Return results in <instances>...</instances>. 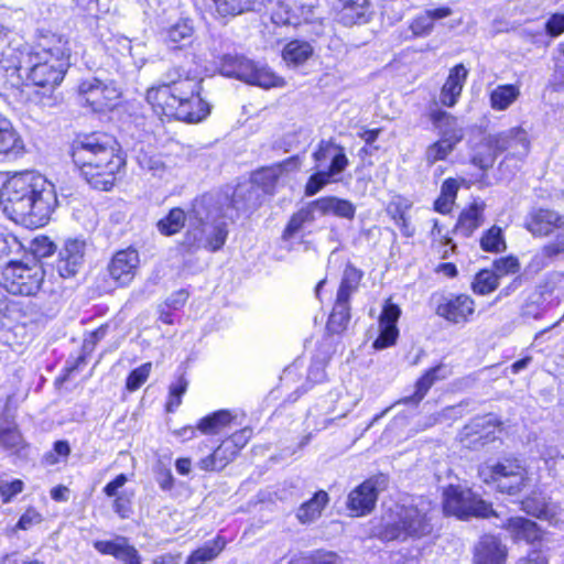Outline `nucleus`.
I'll use <instances>...</instances> for the list:
<instances>
[{
	"label": "nucleus",
	"instance_id": "obj_47",
	"mask_svg": "<svg viewBox=\"0 0 564 564\" xmlns=\"http://www.w3.org/2000/svg\"><path fill=\"white\" fill-rule=\"evenodd\" d=\"M226 539L217 534L213 540L191 552L186 564H202L215 560L225 549Z\"/></svg>",
	"mask_w": 564,
	"mask_h": 564
},
{
	"label": "nucleus",
	"instance_id": "obj_54",
	"mask_svg": "<svg viewBox=\"0 0 564 564\" xmlns=\"http://www.w3.org/2000/svg\"><path fill=\"white\" fill-rule=\"evenodd\" d=\"M216 12L223 17H236L252 9L254 0H212Z\"/></svg>",
	"mask_w": 564,
	"mask_h": 564
},
{
	"label": "nucleus",
	"instance_id": "obj_7",
	"mask_svg": "<svg viewBox=\"0 0 564 564\" xmlns=\"http://www.w3.org/2000/svg\"><path fill=\"white\" fill-rule=\"evenodd\" d=\"M140 270L141 256L137 247L130 245L117 249L95 278L93 290L98 296L112 295L118 290L130 288L138 279Z\"/></svg>",
	"mask_w": 564,
	"mask_h": 564
},
{
	"label": "nucleus",
	"instance_id": "obj_12",
	"mask_svg": "<svg viewBox=\"0 0 564 564\" xmlns=\"http://www.w3.org/2000/svg\"><path fill=\"white\" fill-rule=\"evenodd\" d=\"M425 117L432 127L438 131L440 138L430 143L425 151L429 165L445 161L455 148L464 140L465 131L459 126L458 118L443 108L430 109Z\"/></svg>",
	"mask_w": 564,
	"mask_h": 564
},
{
	"label": "nucleus",
	"instance_id": "obj_43",
	"mask_svg": "<svg viewBox=\"0 0 564 564\" xmlns=\"http://www.w3.org/2000/svg\"><path fill=\"white\" fill-rule=\"evenodd\" d=\"M339 21L344 25L366 23L369 19V0H339Z\"/></svg>",
	"mask_w": 564,
	"mask_h": 564
},
{
	"label": "nucleus",
	"instance_id": "obj_48",
	"mask_svg": "<svg viewBox=\"0 0 564 564\" xmlns=\"http://www.w3.org/2000/svg\"><path fill=\"white\" fill-rule=\"evenodd\" d=\"M520 508L528 516L540 520H552L555 512L540 494L532 491L520 501Z\"/></svg>",
	"mask_w": 564,
	"mask_h": 564
},
{
	"label": "nucleus",
	"instance_id": "obj_50",
	"mask_svg": "<svg viewBox=\"0 0 564 564\" xmlns=\"http://www.w3.org/2000/svg\"><path fill=\"white\" fill-rule=\"evenodd\" d=\"M479 247L482 251L488 253H503L507 248V241L502 227L491 225L484 230L479 237Z\"/></svg>",
	"mask_w": 564,
	"mask_h": 564
},
{
	"label": "nucleus",
	"instance_id": "obj_25",
	"mask_svg": "<svg viewBox=\"0 0 564 564\" xmlns=\"http://www.w3.org/2000/svg\"><path fill=\"white\" fill-rule=\"evenodd\" d=\"M86 256V241L67 238L57 252L54 268L63 279L74 278L83 268Z\"/></svg>",
	"mask_w": 564,
	"mask_h": 564
},
{
	"label": "nucleus",
	"instance_id": "obj_62",
	"mask_svg": "<svg viewBox=\"0 0 564 564\" xmlns=\"http://www.w3.org/2000/svg\"><path fill=\"white\" fill-rule=\"evenodd\" d=\"M31 248L33 252L41 258H48L56 251L55 243L47 236H37L32 240Z\"/></svg>",
	"mask_w": 564,
	"mask_h": 564
},
{
	"label": "nucleus",
	"instance_id": "obj_49",
	"mask_svg": "<svg viewBox=\"0 0 564 564\" xmlns=\"http://www.w3.org/2000/svg\"><path fill=\"white\" fill-rule=\"evenodd\" d=\"M188 292L181 289L167 297L159 307L158 319L165 325H174L176 312L183 308L187 302Z\"/></svg>",
	"mask_w": 564,
	"mask_h": 564
},
{
	"label": "nucleus",
	"instance_id": "obj_61",
	"mask_svg": "<svg viewBox=\"0 0 564 564\" xmlns=\"http://www.w3.org/2000/svg\"><path fill=\"white\" fill-rule=\"evenodd\" d=\"M544 32L551 39H555L564 34V13H551L544 23Z\"/></svg>",
	"mask_w": 564,
	"mask_h": 564
},
{
	"label": "nucleus",
	"instance_id": "obj_64",
	"mask_svg": "<svg viewBox=\"0 0 564 564\" xmlns=\"http://www.w3.org/2000/svg\"><path fill=\"white\" fill-rule=\"evenodd\" d=\"M519 564H550L549 557L542 550V546H532L524 556L519 560Z\"/></svg>",
	"mask_w": 564,
	"mask_h": 564
},
{
	"label": "nucleus",
	"instance_id": "obj_27",
	"mask_svg": "<svg viewBox=\"0 0 564 564\" xmlns=\"http://www.w3.org/2000/svg\"><path fill=\"white\" fill-rule=\"evenodd\" d=\"M379 497V488L373 477L365 479L348 494L346 508L355 518L365 517L373 511Z\"/></svg>",
	"mask_w": 564,
	"mask_h": 564
},
{
	"label": "nucleus",
	"instance_id": "obj_18",
	"mask_svg": "<svg viewBox=\"0 0 564 564\" xmlns=\"http://www.w3.org/2000/svg\"><path fill=\"white\" fill-rule=\"evenodd\" d=\"M505 430V422L487 413L476 416L466 423L457 434V441L463 448L478 451L497 441L496 432Z\"/></svg>",
	"mask_w": 564,
	"mask_h": 564
},
{
	"label": "nucleus",
	"instance_id": "obj_34",
	"mask_svg": "<svg viewBox=\"0 0 564 564\" xmlns=\"http://www.w3.org/2000/svg\"><path fill=\"white\" fill-rule=\"evenodd\" d=\"M127 481V475L121 473L112 478L109 482H107L102 488L105 496L113 498L112 510L121 519H127L132 512V494H118V490L123 487Z\"/></svg>",
	"mask_w": 564,
	"mask_h": 564
},
{
	"label": "nucleus",
	"instance_id": "obj_32",
	"mask_svg": "<svg viewBox=\"0 0 564 564\" xmlns=\"http://www.w3.org/2000/svg\"><path fill=\"white\" fill-rule=\"evenodd\" d=\"M468 74L469 72L463 63H458L449 68L448 75L440 90V101L444 107L453 108L458 104Z\"/></svg>",
	"mask_w": 564,
	"mask_h": 564
},
{
	"label": "nucleus",
	"instance_id": "obj_42",
	"mask_svg": "<svg viewBox=\"0 0 564 564\" xmlns=\"http://www.w3.org/2000/svg\"><path fill=\"white\" fill-rule=\"evenodd\" d=\"M460 182L455 177H447L442 182L438 196L433 202V210L441 215H448L453 212L460 188Z\"/></svg>",
	"mask_w": 564,
	"mask_h": 564
},
{
	"label": "nucleus",
	"instance_id": "obj_11",
	"mask_svg": "<svg viewBox=\"0 0 564 564\" xmlns=\"http://www.w3.org/2000/svg\"><path fill=\"white\" fill-rule=\"evenodd\" d=\"M330 153L333 155L328 166L324 170L314 171L307 177L304 184V195L306 197L315 196L327 185L338 182L337 176L349 166L345 148L336 143L333 138L321 140L312 153V159L316 163H323Z\"/></svg>",
	"mask_w": 564,
	"mask_h": 564
},
{
	"label": "nucleus",
	"instance_id": "obj_53",
	"mask_svg": "<svg viewBox=\"0 0 564 564\" xmlns=\"http://www.w3.org/2000/svg\"><path fill=\"white\" fill-rule=\"evenodd\" d=\"M188 389V380L184 375L178 376L174 382L169 386L167 397L164 410L167 413H174L183 402V395Z\"/></svg>",
	"mask_w": 564,
	"mask_h": 564
},
{
	"label": "nucleus",
	"instance_id": "obj_30",
	"mask_svg": "<svg viewBox=\"0 0 564 564\" xmlns=\"http://www.w3.org/2000/svg\"><path fill=\"white\" fill-rule=\"evenodd\" d=\"M93 546L99 554L110 555L126 564H142L139 551L126 536L117 535L112 540H96Z\"/></svg>",
	"mask_w": 564,
	"mask_h": 564
},
{
	"label": "nucleus",
	"instance_id": "obj_8",
	"mask_svg": "<svg viewBox=\"0 0 564 564\" xmlns=\"http://www.w3.org/2000/svg\"><path fill=\"white\" fill-rule=\"evenodd\" d=\"M523 228L533 238L554 237L540 249L542 262H550L564 254V214L547 206L532 207L525 215Z\"/></svg>",
	"mask_w": 564,
	"mask_h": 564
},
{
	"label": "nucleus",
	"instance_id": "obj_4",
	"mask_svg": "<svg viewBox=\"0 0 564 564\" xmlns=\"http://www.w3.org/2000/svg\"><path fill=\"white\" fill-rule=\"evenodd\" d=\"M2 202L12 220L42 227L48 223L57 198L46 177L35 171H22L4 182Z\"/></svg>",
	"mask_w": 564,
	"mask_h": 564
},
{
	"label": "nucleus",
	"instance_id": "obj_37",
	"mask_svg": "<svg viewBox=\"0 0 564 564\" xmlns=\"http://www.w3.org/2000/svg\"><path fill=\"white\" fill-rule=\"evenodd\" d=\"M109 330V324L104 323L99 325L97 328L91 330L83 340L82 351L79 356L74 360L70 366L64 368V375L61 378L62 381L68 379L72 372L77 370L82 365H85L88 357L95 351L98 343L104 339Z\"/></svg>",
	"mask_w": 564,
	"mask_h": 564
},
{
	"label": "nucleus",
	"instance_id": "obj_35",
	"mask_svg": "<svg viewBox=\"0 0 564 564\" xmlns=\"http://www.w3.org/2000/svg\"><path fill=\"white\" fill-rule=\"evenodd\" d=\"M242 82L263 89L282 88L286 85L284 77L276 74L268 65L254 61H251L248 74H246Z\"/></svg>",
	"mask_w": 564,
	"mask_h": 564
},
{
	"label": "nucleus",
	"instance_id": "obj_33",
	"mask_svg": "<svg viewBox=\"0 0 564 564\" xmlns=\"http://www.w3.org/2000/svg\"><path fill=\"white\" fill-rule=\"evenodd\" d=\"M453 10L448 6L425 10L411 19L409 30L415 39H423L431 35L435 22L452 15Z\"/></svg>",
	"mask_w": 564,
	"mask_h": 564
},
{
	"label": "nucleus",
	"instance_id": "obj_59",
	"mask_svg": "<svg viewBox=\"0 0 564 564\" xmlns=\"http://www.w3.org/2000/svg\"><path fill=\"white\" fill-rule=\"evenodd\" d=\"M303 564H343V558L335 551L317 549L304 557Z\"/></svg>",
	"mask_w": 564,
	"mask_h": 564
},
{
	"label": "nucleus",
	"instance_id": "obj_16",
	"mask_svg": "<svg viewBox=\"0 0 564 564\" xmlns=\"http://www.w3.org/2000/svg\"><path fill=\"white\" fill-rule=\"evenodd\" d=\"M252 436V427L245 426L224 437L208 455L198 460L199 469L205 473H220L239 456Z\"/></svg>",
	"mask_w": 564,
	"mask_h": 564
},
{
	"label": "nucleus",
	"instance_id": "obj_46",
	"mask_svg": "<svg viewBox=\"0 0 564 564\" xmlns=\"http://www.w3.org/2000/svg\"><path fill=\"white\" fill-rule=\"evenodd\" d=\"M187 220V213L184 208L175 206L169 209L166 215L160 218L155 226L160 235L172 237L180 234Z\"/></svg>",
	"mask_w": 564,
	"mask_h": 564
},
{
	"label": "nucleus",
	"instance_id": "obj_2",
	"mask_svg": "<svg viewBox=\"0 0 564 564\" xmlns=\"http://www.w3.org/2000/svg\"><path fill=\"white\" fill-rule=\"evenodd\" d=\"M73 171L93 191L110 193L127 174L128 154L117 137L104 130L78 132L68 144Z\"/></svg>",
	"mask_w": 564,
	"mask_h": 564
},
{
	"label": "nucleus",
	"instance_id": "obj_26",
	"mask_svg": "<svg viewBox=\"0 0 564 564\" xmlns=\"http://www.w3.org/2000/svg\"><path fill=\"white\" fill-rule=\"evenodd\" d=\"M313 7L294 0H278L270 11L271 22L278 26H300L313 21Z\"/></svg>",
	"mask_w": 564,
	"mask_h": 564
},
{
	"label": "nucleus",
	"instance_id": "obj_36",
	"mask_svg": "<svg viewBox=\"0 0 564 564\" xmlns=\"http://www.w3.org/2000/svg\"><path fill=\"white\" fill-rule=\"evenodd\" d=\"M329 495L326 490L319 489L296 509L295 517L301 524H311L318 520L329 503Z\"/></svg>",
	"mask_w": 564,
	"mask_h": 564
},
{
	"label": "nucleus",
	"instance_id": "obj_1",
	"mask_svg": "<svg viewBox=\"0 0 564 564\" xmlns=\"http://www.w3.org/2000/svg\"><path fill=\"white\" fill-rule=\"evenodd\" d=\"M161 36L177 61L167 68L163 79L147 88L144 100L163 123H200L210 116L213 107L205 96L200 44L194 25L189 19H178L164 28Z\"/></svg>",
	"mask_w": 564,
	"mask_h": 564
},
{
	"label": "nucleus",
	"instance_id": "obj_58",
	"mask_svg": "<svg viewBox=\"0 0 564 564\" xmlns=\"http://www.w3.org/2000/svg\"><path fill=\"white\" fill-rule=\"evenodd\" d=\"M70 455V446L66 440L53 443L52 449L43 455L42 462L47 466H54L61 460H66Z\"/></svg>",
	"mask_w": 564,
	"mask_h": 564
},
{
	"label": "nucleus",
	"instance_id": "obj_20",
	"mask_svg": "<svg viewBox=\"0 0 564 564\" xmlns=\"http://www.w3.org/2000/svg\"><path fill=\"white\" fill-rule=\"evenodd\" d=\"M484 145L494 155L507 153L510 156L524 155L529 152L531 141L525 128L521 124L508 130L489 134Z\"/></svg>",
	"mask_w": 564,
	"mask_h": 564
},
{
	"label": "nucleus",
	"instance_id": "obj_13",
	"mask_svg": "<svg viewBox=\"0 0 564 564\" xmlns=\"http://www.w3.org/2000/svg\"><path fill=\"white\" fill-rule=\"evenodd\" d=\"M45 279V270L39 261H7L0 271V284L11 294L35 296Z\"/></svg>",
	"mask_w": 564,
	"mask_h": 564
},
{
	"label": "nucleus",
	"instance_id": "obj_6",
	"mask_svg": "<svg viewBox=\"0 0 564 564\" xmlns=\"http://www.w3.org/2000/svg\"><path fill=\"white\" fill-rule=\"evenodd\" d=\"M477 477L495 492L509 497L519 496L530 485L528 466L518 454L503 455L480 464Z\"/></svg>",
	"mask_w": 564,
	"mask_h": 564
},
{
	"label": "nucleus",
	"instance_id": "obj_31",
	"mask_svg": "<svg viewBox=\"0 0 564 564\" xmlns=\"http://www.w3.org/2000/svg\"><path fill=\"white\" fill-rule=\"evenodd\" d=\"M486 203L481 199H474L459 212L453 232L465 238L471 237L485 221Z\"/></svg>",
	"mask_w": 564,
	"mask_h": 564
},
{
	"label": "nucleus",
	"instance_id": "obj_3",
	"mask_svg": "<svg viewBox=\"0 0 564 564\" xmlns=\"http://www.w3.org/2000/svg\"><path fill=\"white\" fill-rule=\"evenodd\" d=\"M72 58L69 37L47 29L37 30L34 43L26 53L23 83L40 95V101L51 98L63 83Z\"/></svg>",
	"mask_w": 564,
	"mask_h": 564
},
{
	"label": "nucleus",
	"instance_id": "obj_45",
	"mask_svg": "<svg viewBox=\"0 0 564 564\" xmlns=\"http://www.w3.org/2000/svg\"><path fill=\"white\" fill-rule=\"evenodd\" d=\"M314 54L312 44L304 40H291L282 48V59L289 66L297 67L305 64Z\"/></svg>",
	"mask_w": 564,
	"mask_h": 564
},
{
	"label": "nucleus",
	"instance_id": "obj_51",
	"mask_svg": "<svg viewBox=\"0 0 564 564\" xmlns=\"http://www.w3.org/2000/svg\"><path fill=\"white\" fill-rule=\"evenodd\" d=\"M105 50L107 56L118 67L124 65L131 58V42L124 36H110L105 43Z\"/></svg>",
	"mask_w": 564,
	"mask_h": 564
},
{
	"label": "nucleus",
	"instance_id": "obj_9",
	"mask_svg": "<svg viewBox=\"0 0 564 564\" xmlns=\"http://www.w3.org/2000/svg\"><path fill=\"white\" fill-rule=\"evenodd\" d=\"M336 216L345 219H354L356 215L355 205L346 198L334 195H324L310 200L294 212L281 232L283 241H291L300 236L306 224H312L316 217Z\"/></svg>",
	"mask_w": 564,
	"mask_h": 564
},
{
	"label": "nucleus",
	"instance_id": "obj_57",
	"mask_svg": "<svg viewBox=\"0 0 564 564\" xmlns=\"http://www.w3.org/2000/svg\"><path fill=\"white\" fill-rule=\"evenodd\" d=\"M152 371V364L150 361L142 364L141 366L132 369L127 378L124 388L129 392L139 390L149 379Z\"/></svg>",
	"mask_w": 564,
	"mask_h": 564
},
{
	"label": "nucleus",
	"instance_id": "obj_5",
	"mask_svg": "<svg viewBox=\"0 0 564 564\" xmlns=\"http://www.w3.org/2000/svg\"><path fill=\"white\" fill-rule=\"evenodd\" d=\"M433 524L427 513L413 505L395 503L381 516L373 535L383 543L421 540L431 535Z\"/></svg>",
	"mask_w": 564,
	"mask_h": 564
},
{
	"label": "nucleus",
	"instance_id": "obj_15",
	"mask_svg": "<svg viewBox=\"0 0 564 564\" xmlns=\"http://www.w3.org/2000/svg\"><path fill=\"white\" fill-rule=\"evenodd\" d=\"M364 278L362 270L347 262L336 292V299L327 321V327L334 333L346 329L350 321V299L359 289Z\"/></svg>",
	"mask_w": 564,
	"mask_h": 564
},
{
	"label": "nucleus",
	"instance_id": "obj_29",
	"mask_svg": "<svg viewBox=\"0 0 564 564\" xmlns=\"http://www.w3.org/2000/svg\"><path fill=\"white\" fill-rule=\"evenodd\" d=\"M509 550L496 534H484L473 547V564H507Z\"/></svg>",
	"mask_w": 564,
	"mask_h": 564
},
{
	"label": "nucleus",
	"instance_id": "obj_41",
	"mask_svg": "<svg viewBox=\"0 0 564 564\" xmlns=\"http://www.w3.org/2000/svg\"><path fill=\"white\" fill-rule=\"evenodd\" d=\"M431 249L435 252L438 259L445 260L456 253L457 245L447 231H444L443 225L438 219L432 220V228L430 230Z\"/></svg>",
	"mask_w": 564,
	"mask_h": 564
},
{
	"label": "nucleus",
	"instance_id": "obj_23",
	"mask_svg": "<svg viewBox=\"0 0 564 564\" xmlns=\"http://www.w3.org/2000/svg\"><path fill=\"white\" fill-rule=\"evenodd\" d=\"M452 373V368L442 361L430 366L415 379L412 393L402 397L399 403L417 408L426 398L432 387L438 381L448 379Z\"/></svg>",
	"mask_w": 564,
	"mask_h": 564
},
{
	"label": "nucleus",
	"instance_id": "obj_10",
	"mask_svg": "<svg viewBox=\"0 0 564 564\" xmlns=\"http://www.w3.org/2000/svg\"><path fill=\"white\" fill-rule=\"evenodd\" d=\"M441 508L445 517L460 521L497 517L491 502L482 499L470 488L457 484L443 487Z\"/></svg>",
	"mask_w": 564,
	"mask_h": 564
},
{
	"label": "nucleus",
	"instance_id": "obj_56",
	"mask_svg": "<svg viewBox=\"0 0 564 564\" xmlns=\"http://www.w3.org/2000/svg\"><path fill=\"white\" fill-rule=\"evenodd\" d=\"M489 269L495 273L497 280L500 282L502 278L518 273L521 269V264L516 256L508 254L496 258L491 262V267Z\"/></svg>",
	"mask_w": 564,
	"mask_h": 564
},
{
	"label": "nucleus",
	"instance_id": "obj_24",
	"mask_svg": "<svg viewBox=\"0 0 564 564\" xmlns=\"http://www.w3.org/2000/svg\"><path fill=\"white\" fill-rule=\"evenodd\" d=\"M501 529L508 532L514 544L542 546L546 541L547 532L538 522L523 516L507 518L501 524Z\"/></svg>",
	"mask_w": 564,
	"mask_h": 564
},
{
	"label": "nucleus",
	"instance_id": "obj_21",
	"mask_svg": "<svg viewBox=\"0 0 564 564\" xmlns=\"http://www.w3.org/2000/svg\"><path fill=\"white\" fill-rule=\"evenodd\" d=\"M400 305L389 296L384 300L378 316V335L371 344L373 350H384L397 345L400 337L398 323L401 318Z\"/></svg>",
	"mask_w": 564,
	"mask_h": 564
},
{
	"label": "nucleus",
	"instance_id": "obj_17",
	"mask_svg": "<svg viewBox=\"0 0 564 564\" xmlns=\"http://www.w3.org/2000/svg\"><path fill=\"white\" fill-rule=\"evenodd\" d=\"M77 96L82 105L89 108L93 112L107 113L118 107L121 91L111 82L106 83L91 77L79 82Z\"/></svg>",
	"mask_w": 564,
	"mask_h": 564
},
{
	"label": "nucleus",
	"instance_id": "obj_55",
	"mask_svg": "<svg viewBox=\"0 0 564 564\" xmlns=\"http://www.w3.org/2000/svg\"><path fill=\"white\" fill-rule=\"evenodd\" d=\"M0 445L12 454H19L26 447L23 435L17 425L0 430Z\"/></svg>",
	"mask_w": 564,
	"mask_h": 564
},
{
	"label": "nucleus",
	"instance_id": "obj_40",
	"mask_svg": "<svg viewBox=\"0 0 564 564\" xmlns=\"http://www.w3.org/2000/svg\"><path fill=\"white\" fill-rule=\"evenodd\" d=\"M250 58L242 54L226 53L218 57L217 67L221 75L243 80L251 65Z\"/></svg>",
	"mask_w": 564,
	"mask_h": 564
},
{
	"label": "nucleus",
	"instance_id": "obj_63",
	"mask_svg": "<svg viewBox=\"0 0 564 564\" xmlns=\"http://www.w3.org/2000/svg\"><path fill=\"white\" fill-rule=\"evenodd\" d=\"M24 490V482L21 479H13L0 484V499L2 503H9L15 496Z\"/></svg>",
	"mask_w": 564,
	"mask_h": 564
},
{
	"label": "nucleus",
	"instance_id": "obj_44",
	"mask_svg": "<svg viewBox=\"0 0 564 564\" xmlns=\"http://www.w3.org/2000/svg\"><path fill=\"white\" fill-rule=\"evenodd\" d=\"M518 84H499L488 95L490 108L495 111L509 109L520 97Z\"/></svg>",
	"mask_w": 564,
	"mask_h": 564
},
{
	"label": "nucleus",
	"instance_id": "obj_19",
	"mask_svg": "<svg viewBox=\"0 0 564 564\" xmlns=\"http://www.w3.org/2000/svg\"><path fill=\"white\" fill-rule=\"evenodd\" d=\"M205 221L199 218L197 224L192 225L183 236L178 245L182 253L192 254L204 248L208 252H217L226 245L229 230L226 223H219L213 226L212 231L206 236L204 242L202 235L204 232Z\"/></svg>",
	"mask_w": 564,
	"mask_h": 564
},
{
	"label": "nucleus",
	"instance_id": "obj_39",
	"mask_svg": "<svg viewBox=\"0 0 564 564\" xmlns=\"http://www.w3.org/2000/svg\"><path fill=\"white\" fill-rule=\"evenodd\" d=\"M236 416L228 409H220L208 413L197 421L198 431L203 435L214 436L230 427Z\"/></svg>",
	"mask_w": 564,
	"mask_h": 564
},
{
	"label": "nucleus",
	"instance_id": "obj_14",
	"mask_svg": "<svg viewBox=\"0 0 564 564\" xmlns=\"http://www.w3.org/2000/svg\"><path fill=\"white\" fill-rule=\"evenodd\" d=\"M434 314L452 326H465L477 315L476 300L467 292H434L430 297Z\"/></svg>",
	"mask_w": 564,
	"mask_h": 564
},
{
	"label": "nucleus",
	"instance_id": "obj_22",
	"mask_svg": "<svg viewBox=\"0 0 564 564\" xmlns=\"http://www.w3.org/2000/svg\"><path fill=\"white\" fill-rule=\"evenodd\" d=\"M300 165V156L291 155L280 162L261 166L253 172L252 184L264 194L272 196L278 191L280 180L289 172L297 171Z\"/></svg>",
	"mask_w": 564,
	"mask_h": 564
},
{
	"label": "nucleus",
	"instance_id": "obj_38",
	"mask_svg": "<svg viewBox=\"0 0 564 564\" xmlns=\"http://www.w3.org/2000/svg\"><path fill=\"white\" fill-rule=\"evenodd\" d=\"M411 208V200L401 195L393 196L386 207V212L390 219L399 227L401 234L406 238L414 235V229L410 226L408 217V213Z\"/></svg>",
	"mask_w": 564,
	"mask_h": 564
},
{
	"label": "nucleus",
	"instance_id": "obj_28",
	"mask_svg": "<svg viewBox=\"0 0 564 564\" xmlns=\"http://www.w3.org/2000/svg\"><path fill=\"white\" fill-rule=\"evenodd\" d=\"M28 152L25 141L12 120L0 112V161H15Z\"/></svg>",
	"mask_w": 564,
	"mask_h": 564
},
{
	"label": "nucleus",
	"instance_id": "obj_60",
	"mask_svg": "<svg viewBox=\"0 0 564 564\" xmlns=\"http://www.w3.org/2000/svg\"><path fill=\"white\" fill-rule=\"evenodd\" d=\"M43 521V516L34 507H28L21 514L14 525V530L26 531L32 527L40 524Z\"/></svg>",
	"mask_w": 564,
	"mask_h": 564
},
{
	"label": "nucleus",
	"instance_id": "obj_52",
	"mask_svg": "<svg viewBox=\"0 0 564 564\" xmlns=\"http://www.w3.org/2000/svg\"><path fill=\"white\" fill-rule=\"evenodd\" d=\"M500 282L489 268L479 269L470 281V290L477 296H487L496 292Z\"/></svg>",
	"mask_w": 564,
	"mask_h": 564
}]
</instances>
